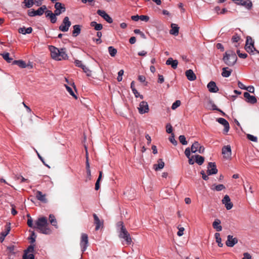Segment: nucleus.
I'll return each mask as SVG.
<instances>
[{"instance_id":"18","label":"nucleus","mask_w":259,"mask_h":259,"mask_svg":"<svg viewBox=\"0 0 259 259\" xmlns=\"http://www.w3.org/2000/svg\"><path fill=\"white\" fill-rule=\"evenodd\" d=\"M237 242L238 239L237 238L233 237V236L229 235L227 236V240L226 242V244L228 246L233 247Z\"/></svg>"},{"instance_id":"34","label":"nucleus","mask_w":259,"mask_h":259,"mask_svg":"<svg viewBox=\"0 0 259 259\" xmlns=\"http://www.w3.org/2000/svg\"><path fill=\"white\" fill-rule=\"evenodd\" d=\"M13 64H16L22 68H24L26 67V63L22 60H14L13 62Z\"/></svg>"},{"instance_id":"31","label":"nucleus","mask_w":259,"mask_h":259,"mask_svg":"<svg viewBox=\"0 0 259 259\" xmlns=\"http://www.w3.org/2000/svg\"><path fill=\"white\" fill-rule=\"evenodd\" d=\"M49 221L52 226H54L56 228H58L57 222L55 217L53 214H50Z\"/></svg>"},{"instance_id":"30","label":"nucleus","mask_w":259,"mask_h":259,"mask_svg":"<svg viewBox=\"0 0 259 259\" xmlns=\"http://www.w3.org/2000/svg\"><path fill=\"white\" fill-rule=\"evenodd\" d=\"M206 107L210 110H218L217 106L214 104L212 100H209L206 104Z\"/></svg>"},{"instance_id":"32","label":"nucleus","mask_w":259,"mask_h":259,"mask_svg":"<svg viewBox=\"0 0 259 259\" xmlns=\"http://www.w3.org/2000/svg\"><path fill=\"white\" fill-rule=\"evenodd\" d=\"M90 25L92 27H94V28L96 30H98V31L101 30L103 28V26L101 24L97 23L95 21L91 22Z\"/></svg>"},{"instance_id":"41","label":"nucleus","mask_w":259,"mask_h":259,"mask_svg":"<svg viewBox=\"0 0 259 259\" xmlns=\"http://www.w3.org/2000/svg\"><path fill=\"white\" fill-rule=\"evenodd\" d=\"M23 4H25L26 8H31L34 4L33 0H24Z\"/></svg>"},{"instance_id":"57","label":"nucleus","mask_w":259,"mask_h":259,"mask_svg":"<svg viewBox=\"0 0 259 259\" xmlns=\"http://www.w3.org/2000/svg\"><path fill=\"white\" fill-rule=\"evenodd\" d=\"M27 217L29 218H28L27 220V225L29 227H33V221L31 217H30V215L29 214L27 215Z\"/></svg>"},{"instance_id":"2","label":"nucleus","mask_w":259,"mask_h":259,"mask_svg":"<svg viewBox=\"0 0 259 259\" xmlns=\"http://www.w3.org/2000/svg\"><path fill=\"white\" fill-rule=\"evenodd\" d=\"M36 228L39 232L44 234H50L52 230L49 227V223L46 217H42L38 218L35 222Z\"/></svg>"},{"instance_id":"36","label":"nucleus","mask_w":259,"mask_h":259,"mask_svg":"<svg viewBox=\"0 0 259 259\" xmlns=\"http://www.w3.org/2000/svg\"><path fill=\"white\" fill-rule=\"evenodd\" d=\"M227 69H228V68H227V67H224L223 68L222 75L223 77H228L229 76H230L232 70L231 69L229 70H228Z\"/></svg>"},{"instance_id":"59","label":"nucleus","mask_w":259,"mask_h":259,"mask_svg":"<svg viewBox=\"0 0 259 259\" xmlns=\"http://www.w3.org/2000/svg\"><path fill=\"white\" fill-rule=\"evenodd\" d=\"M179 231L177 233V235L179 236H181L184 234V228L183 227H178Z\"/></svg>"},{"instance_id":"38","label":"nucleus","mask_w":259,"mask_h":259,"mask_svg":"<svg viewBox=\"0 0 259 259\" xmlns=\"http://www.w3.org/2000/svg\"><path fill=\"white\" fill-rule=\"evenodd\" d=\"M109 53L111 57H114L117 54V50L113 47L110 46L108 48Z\"/></svg>"},{"instance_id":"44","label":"nucleus","mask_w":259,"mask_h":259,"mask_svg":"<svg viewBox=\"0 0 259 259\" xmlns=\"http://www.w3.org/2000/svg\"><path fill=\"white\" fill-rule=\"evenodd\" d=\"M23 259H34V256L33 253H24Z\"/></svg>"},{"instance_id":"42","label":"nucleus","mask_w":259,"mask_h":259,"mask_svg":"<svg viewBox=\"0 0 259 259\" xmlns=\"http://www.w3.org/2000/svg\"><path fill=\"white\" fill-rule=\"evenodd\" d=\"M34 246H35L34 244H31V245L28 246L27 249L25 250L24 253H32L34 250Z\"/></svg>"},{"instance_id":"20","label":"nucleus","mask_w":259,"mask_h":259,"mask_svg":"<svg viewBox=\"0 0 259 259\" xmlns=\"http://www.w3.org/2000/svg\"><path fill=\"white\" fill-rule=\"evenodd\" d=\"M243 96L246 101L249 103L254 104L257 102L256 98L253 96H251L248 92L244 93Z\"/></svg>"},{"instance_id":"26","label":"nucleus","mask_w":259,"mask_h":259,"mask_svg":"<svg viewBox=\"0 0 259 259\" xmlns=\"http://www.w3.org/2000/svg\"><path fill=\"white\" fill-rule=\"evenodd\" d=\"M221 223V221L219 219H215L212 223L213 228L218 232L222 230V227L220 225Z\"/></svg>"},{"instance_id":"54","label":"nucleus","mask_w":259,"mask_h":259,"mask_svg":"<svg viewBox=\"0 0 259 259\" xmlns=\"http://www.w3.org/2000/svg\"><path fill=\"white\" fill-rule=\"evenodd\" d=\"M169 140L173 145H177V141L175 139L174 135L173 134H172L171 136L169 138Z\"/></svg>"},{"instance_id":"14","label":"nucleus","mask_w":259,"mask_h":259,"mask_svg":"<svg viewBox=\"0 0 259 259\" xmlns=\"http://www.w3.org/2000/svg\"><path fill=\"white\" fill-rule=\"evenodd\" d=\"M227 210L231 209L233 206V203L231 202V199L228 195H226L222 200Z\"/></svg>"},{"instance_id":"52","label":"nucleus","mask_w":259,"mask_h":259,"mask_svg":"<svg viewBox=\"0 0 259 259\" xmlns=\"http://www.w3.org/2000/svg\"><path fill=\"white\" fill-rule=\"evenodd\" d=\"M225 189V187L223 184H219L215 186V190L217 191H220Z\"/></svg>"},{"instance_id":"37","label":"nucleus","mask_w":259,"mask_h":259,"mask_svg":"<svg viewBox=\"0 0 259 259\" xmlns=\"http://www.w3.org/2000/svg\"><path fill=\"white\" fill-rule=\"evenodd\" d=\"M214 237L215 238L216 242L218 243V246L219 247H222L223 245V244L222 243L221 241V238L220 237V234L219 233H215L214 234Z\"/></svg>"},{"instance_id":"7","label":"nucleus","mask_w":259,"mask_h":259,"mask_svg":"<svg viewBox=\"0 0 259 259\" xmlns=\"http://www.w3.org/2000/svg\"><path fill=\"white\" fill-rule=\"evenodd\" d=\"M71 25V22L69 21L68 17H65L63 20L62 24L59 27L60 31L63 32H67L68 31L69 27Z\"/></svg>"},{"instance_id":"49","label":"nucleus","mask_w":259,"mask_h":259,"mask_svg":"<svg viewBox=\"0 0 259 259\" xmlns=\"http://www.w3.org/2000/svg\"><path fill=\"white\" fill-rule=\"evenodd\" d=\"M237 54L238 56H239V57L240 58L245 59L247 57V54H246V53H241L239 50H238L237 51Z\"/></svg>"},{"instance_id":"58","label":"nucleus","mask_w":259,"mask_h":259,"mask_svg":"<svg viewBox=\"0 0 259 259\" xmlns=\"http://www.w3.org/2000/svg\"><path fill=\"white\" fill-rule=\"evenodd\" d=\"M166 131L167 133L170 134L172 132V127L170 124H168L166 126Z\"/></svg>"},{"instance_id":"35","label":"nucleus","mask_w":259,"mask_h":259,"mask_svg":"<svg viewBox=\"0 0 259 259\" xmlns=\"http://www.w3.org/2000/svg\"><path fill=\"white\" fill-rule=\"evenodd\" d=\"M200 144L198 142H195L191 147V151L192 153H196L198 151Z\"/></svg>"},{"instance_id":"48","label":"nucleus","mask_w":259,"mask_h":259,"mask_svg":"<svg viewBox=\"0 0 259 259\" xmlns=\"http://www.w3.org/2000/svg\"><path fill=\"white\" fill-rule=\"evenodd\" d=\"M247 138L248 140L252 141V142H256L257 141V138L256 137H255L253 135H250V134H248L247 135Z\"/></svg>"},{"instance_id":"22","label":"nucleus","mask_w":259,"mask_h":259,"mask_svg":"<svg viewBox=\"0 0 259 259\" xmlns=\"http://www.w3.org/2000/svg\"><path fill=\"white\" fill-rule=\"evenodd\" d=\"M166 64L170 65L173 69H175L178 67V61L177 60H173L172 58H169L166 61Z\"/></svg>"},{"instance_id":"10","label":"nucleus","mask_w":259,"mask_h":259,"mask_svg":"<svg viewBox=\"0 0 259 259\" xmlns=\"http://www.w3.org/2000/svg\"><path fill=\"white\" fill-rule=\"evenodd\" d=\"M218 172L216 164L214 162H209L207 165V173L208 175H214Z\"/></svg>"},{"instance_id":"55","label":"nucleus","mask_w":259,"mask_h":259,"mask_svg":"<svg viewBox=\"0 0 259 259\" xmlns=\"http://www.w3.org/2000/svg\"><path fill=\"white\" fill-rule=\"evenodd\" d=\"M56 13H54L52 16L51 17H50L49 18L50 19V21L52 23H55L57 21V17H56Z\"/></svg>"},{"instance_id":"47","label":"nucleus","mask_w":259,"mask_h":259,"mask_svg":"<svg viewBox=\"0 0 259 259\" xmlns=\"http://www.w3.org/2000/svg\"><path fill=\"white\" fill-rule=\"evenodd\" d=\"M181 105V101L180 100H177L175 101L171 106V109L173 110L176 109Z\"/></svg>"},{"instance_id":"24","label":"nucleus","mask_w":259,"mask_h":259,"mask_svg":"<svg viewBox=\"0 0 259 259\" xmlns=\"http://www.w3.org/2000/svg\"><path fill=\"white\" fill-rule=\"evenodd\" d=\"M81 27L80 25H75L73 26V30L72 33L73 37H76L80 33Z\"/></svg>"},{"instance_id":"21","label":"nucleus","mask_w":259,"mask_h":259,"mask_svg":"<svg viewBox=\"0 0 259 259\" xmlns=\"http://www.w3.org/2000/svg\"><path fill=\"white\" fill-rule=\"evenodd\" d=\"M207 87L210 93H217L219 91V88L214 81H210L207 84Z\"/></svg>"},{"instance_id":"17","label":"nucleus","mask_w":259,"mask_h":259,"mask_svg":"<svg viewBox=\"0 0 259 259\" xmlns=\"http://www.w3.org/2000/svg\"><path fill=\"white\" fill-rule=\"evenodd\" d=\"M217 121L220 124L224 125V132L225 134L227 133L230 129V125L229 122L223 118H219L217 119Z\"/></svg>"},{"instance_id":"9","label":"nucleus","mask_w":259,"mask_h":259,"mask_svg":"<svg viewBox=\"0 0 259 259\" xmlns=\"http://www.w3.org/2000/svg\"><path fill=\"white\" fill-rule=\"evenodd\" d=\"M88 244L89 240L88 235L84 233L82 234L80 245L81 247V250L82 252H84L86 250Z\"/></svg>"},{"instance_id":"23","label":"nucleus","mask_w":259,"mask_h":259,"mask_svg":"<svg viewBox=\"0 0 259 259\" xmlns=\"http://www.w3.org/2000/svg\"><path fill=\"white\" fill-rule=\"evenodd\" d=\"M185 75L188 80L190 81L195 80L196 79V76L192 70L189 69L185 72Z\"/></svg>"},{"instance_id":"8","label":"nucleus","mask_w":259,"mask_h":259,"mask_svg":"<svg viewBox=\"0 0 259 259\" xmlns=\"http://www.w3.org/2000/svg\"><path fill=\"white\" fill-rule=\"evenodd\" d=\"M236 5L245 7L247 10L251 9L252 3L250 0H232Z\"/></svg>"},{"instance_id":"39","label":"nucleus","mask_w":259,"mask_h":259,"mask_svg":"<svg viewBox=\"0 0 259 259\" xmlns=\"http://www.w3.org/2000/svg\"><path fill=\"white\" fill-rule=\"evenodd\" d=\"M1 55L8 63H11L12 62L13 59L9 57L10 54L9 53H4Z\"/></svg>"},{"instance_id":"15","label":"nucleus","mask_w":259,"mask_h":259,"mask_svg":"<svg viewBox=\"0 0 259 259\" xmlns=\"http://www.w3.org/2000/svg\"><path fill=\"white\" fill-rule=\"evenodd\" d=\"M11 230L10 224L7 223L5 226V231L0 233V242H3L6 236L9 233Z\"/></svg>"},{"instance_id":"5","label":"nucleus","mask_w":259,"mask_h":259,"mask_svg":"<svg viewBox=\"0 0 259 259\" xmlns=\"http://www.w3.org/2000/svg\"><path fill=\"white\" fill-rule=\"evenodd\" d=\"M254 40L252 39L251 37L249 36H247L245 49L249 54L252 53L254 51L259 54V51L254 47Z\"/></svg>"},{"instance_id":"43","label":"nucleus","mask_w":259,"mask_h":259,"mask_svg":"<svg viewBox=\"0 0 259 259\" xmlns=\"http://www.w3.org/2000/svg\"><path fill=\"white\" fill-rule=\"evenodd\" d=\"M36 237V235H35L34 232L31 233V236L28 238V239L30 240V244H34L35 241V238Z\"/></svg>"},{"instance_id":"51","label":"nucleus","mask_w":259,"mask_h":259,"mask_svg":"<svg viewBox=\"0 0 259 259\" xmlns=\"http://www.w3.org/2000/svg\"><path fill=\"white\" fill-rule=\"evenodd\" d=\"M123 73H124V71L122 69L120 70L118 72V76L117 77V80L118 81H121L122 80V76L123 75Z\"/></svg>"},{"instance_id":"19","label":"nucleus","mask_w":259,"mask_h":259,"mask_svg":"<svg viewBox=\"0 0 259 259\" xmlns=\"http://www.w3.org/2000/svg\"><path fill=\"white\" fill-rule=\"evenodd\" d=\"M222 154L224 157L229 159L231 156V148L230 145L225 146L222 148Z\"/></svg>"},{"instance_id":"50","label":"nucleus","mask_w":259,"mask_h":259,"mask_svg":"<svg viewBox=\"0 0 259 259\" xmlns=\"http://www.w3.org/2000/svg\"><path fill=\"white\" fill-rule=\"evenodd\" d=\"M240 39V37L238 34L234 35L232 37V41L233 42H237Z\"/></svg>"},{"instance_id":"6","label":"nucleus","mask_w":259,"mask_h":259,"mask_svg":"<svg viewBox=\"0 0 259 259\" xmlns=\"http://www.w3.org/2000/svg\"><path fill=\"white\" fill-rule=\"evenodd\" d=\"M46 10L47 7L45 5H43L36 11L34 9L28 10V15L30 17H34L36 15L41 16Z\"/></svg>"},{"instance_id":"25","label":"nucleus","mask_w":259,"mask_h":259,"mask_svg":"<svg viewBox=\"0 0 259 259\" xmlns=\"http://www.w3.org/2000/svg\"><path fill=\"white\" fill-rule=\"evenodd\" d=\"M36 198L44 203H46L47 202V199L46 198V195L43 194L42 193L39 191H37L36 193Z\"/></svg>"},{"instance_id":"45","label":"nucleus","mask_w":259,"mask_h":259,"mask_svg":"<svg viewBox=\"0 0 259 259\" xmlns=\"http://www.w3.org/2000/svg\"><path fill=\"white\" fill-rule=\"evenodd\" d=\"M67 91L69 93V94L73 97L75 99L77 98V96L75 95L74 93L73 92L72 89L66 85H65Z\"/></svg>"},{"instance_id":"61","label":"nucleus","mask_w":259,"mask_h":259,"mask_svg":"<svg viewBox=\"0 0 259 259\" xmlns=\"http://www.w3.org/2000/svg\"><path fill=\"white\" fill-rule=\"evenodd\" d=\"M45 14L47 17L50 18L51 17V16L54 14L52 13V12L50 10H45Z\"/></svg>"},{"instance_id":"29","label":"nucleus","mask_w":259,"mask_h":259,"mask_svg":"<svg viewBox=\"0 0 259 259\" xmlns=\"http://www.w3.org/2000/svg\"><path fill=\"white\" fill-rule=\"evenodd\" d=\"M32 31V28L31 27H28L26 28L25 27H21L19 28L18 32L20 33H22L23 34H30Z\"/></svg>"},{"instance_id":"33","label":"nucleus","mask_w":259,"mask_h":259,"mask_svg":"<svg viewBox=\"0 0 259 259\" xmlns=\"http://www.w3.org/2000/svg\"><path fill=\"white\" fill-rule=\"evenodd\" d=\"M195 157V162L199 165H202L204 161V158L199 155H196L194 156Z\"/></svg>"},{"instance_id":"64","label":"nucleus","mask_w":259,"mask_h":259,"mask_svg":"<svg viewBox=\"0 0 259 259\" xmlns=\"http://www.w3.org/2000/svg\"><path fill=\"white\" fill-rule=\"evenodd\" d=\"M238 86L239 88L241 89H243V90H245L246 89V87H245L241 82H240V81H238Z\"/></svg>"},{"instance_id":"60","label":"nucleus","mask_w":259,"mask_h":259,"mask_svg":"<svg viewBox=\"0 0 259 259\" xmlns=\"http://www.w3.org/2000/svg\"><path fill=\"white\" fill-rule=\"evenodd\" d=\"M191 151V149H190V148H187L185 149V154L186 155L187 158H189L190 157Z\"/></svg>"},{"instance_id":"1","label":"nucleus","mask_w":259,"mask_h":259,"mask_svg":"<svg viewBox=\"0 0 259 259\" xmlns=\"http://www.w3.org/2000/svg\"><path fill=\"white\" fill-rule=\"evenodd\" d=\"M49 50L51 52V57L56 60H66L68 56L65 48H62L60 50L54 46H50Z\"/></svg>"},{"instance_id":"46","label":"nucleus","mask_w":259,"mask_h":259,"mask_svg":"<svg viewBox=\"0 0 259 259\" xmlns=\"http://www.w3.org/2000/svg\"><path fill=\"white\" fill-rule=\"evenodd\" d=\"M180 142L184 145L187 144V141L186 140V138L184 135H181L179 137Z\"/></svg>"},{"instance_id":"62","label":"nucleus","mask_w":259,"mask_h":259,"mask_svg":"<svg viewBox=\"0 0 259 259\" xmlns=\"http://www.w3.org/2000/svg\"><path fill=\"white\" fill-rule=\"evenodd\" d=\"M245 90L248 91L250 93H253L254 92V88L253 86H249L246 88Z\"/></svg>"},{"instance_id":"53","label":"nucleus","mask_w":259,"mask_h":259,"mask_svg":"<svg viewBox=\"0 0 259 259\" xmlns=\"http://www.w3.org/2000/svg\"><path fill=\"white\" fill-rule=\"evenodd\" d=\"M132 91L136 98L139 97L141 99H143V96L140 95V94L138 92L137 90L136 89H133Z\"/></svg>"},{"instance_id":"27","label":"nucleus","mask_w":259,"mask_h":259,"mask_svg":"<svg viewBox=\"0 0 259 259\" xmlns=\"http://www.w3.org/2000/svg\"><path fill=\"white\" fill-rule=\"evenodd\" d=\"M171 29L170 30V34L177 36L179 34V27L176 24H171Z\"/></svg>"},{"instance_id":"63","label":"nucleus","mask_w":259,"mask_h":259,"mask_svg":"<svg viewBox=\"0 0 259 259\" xmlns=\"http://www.w3.org/2000/svg\"><path fill=\"white\" fill-rule=\"evenodd\" d=\"M164 79L163 75L158 74V82L160 83H162L164 82Z\"/></svg>"},{"instance_id":"28","label":"nucleus","mask_w":259,"mask_h":259,"mask_svg":"<svg viewBox=\"0 0 259 259\" xmlns=\"http://www.w3.org/2000/svg\"><path fill=\"white\" fill-rule=\"evenodd\" d=\"M158 164H155L153 165V168L156 171L162 169L164 166V162L161 159H159L158 160Z\"/></svg>"},{"instance_id":"4","label":"nucleus","mask_w":259,"mask_h":259,"mask_svg":"<svg viewBox=\"0 0 259 259\" xmlns=\"http://www.w3.org/2000/svg\"><path fill=\"white\" fill-rule=\"evenodd\" d=\"M223 59L227 65L232 66L236 63L237 57L234 52L228 51L225 53Z\"/></svg>"},{"instance_id":"11","label":"nucleus","mask_w":259,"mask_h":259,"mask_svg":"<svg viewBox=\"0 0 259 259\" xmlns=\"http://www.w3.org/2000/svg\"><path fill=\"white\" fill-rule=\"evenodd\" d=\"M97 13L102 17L105 21H106L109 23H111L113 22V20L112 18L106 13V12L104 10H98L97 11Z\"/></svg>"},{"instance_id":"56","label":"nucleus","mask_w":259,"mask_h":259,"mask_svg":"<svg viewBox=\"0 0 259 259\" xmlns=\"http://www.w3.org/2000/svg\"><path fill=\"white\" fill-rule=\"evenodd\" d=\"M139 18L141 21L145 22H147L149 20V17L146 15H140Z\"/></svg>"},{"instance_id":"16","label":"nucleus","mask_w":259,"mask_h":259,"mask_svg":"<svg viewBox=\"0 0 259 259\" xmlns=\"http://www.w3.org/2000/svg\"><path fill=\"white\" fill-rule=\"evenodd\" d=\"M55 13L56 15H60L62 13L64 12L66 10L65 7L61 3L57 2L55 5Z\"/></svg>"},{"instance_id":"40","label":"nucleus","mask_w":259,"mask_h":259,"mask_svg":"<svg viewBox=\"0 0 259 259\" xmlns=\"http://www.w3.org/2000/svg\"><path fill=\"white\" fill-rule=\"evenodd\" d=\"M102 172L100 171L99 172V177L96 181V183L95 184V190H98L100 188V182L102 179Z\"/></svg>"},{"instance_id":"12","label":"nucleus","mask_w":259,"mask_h":259,"mask_svg":"<svg viewBox=\"0 0 259 259\" xmlns=\"http://www.w3.org/2000/svg\"><path fill=\"white\" fill-rule=\"evenodd\" d=\"M139 112L140 114H144L148 112L149 109V106L147 102L142 101L140 103L139 107H138Z\"/></svg>"},{"instance_id":"3","label":"nucleus","mask_w":259,"mask_h":259,"mask_svg":"<svg viewBox=\"0 0 259 259\" xmlns=\"http://www.w3.org/2000/svg\"><path fill=\"white\" fill-rule=\"evenodd\" d=\"M118 225L121 226L120 231L119 232V237L124 240L125 244H131L132 242V239L131 237L130 233L128 232L125 227L123 225V222H119L118 223Z\"/></svg>"},{"instance_id":"13","label":"nucleus","mask_w":259,"mask_h":259,"mask_svg":"<svg viewBox=\"0 0 259 259\" xmlns=\"http://www.w3.org/2000/svg\"><path fill=\"white\" fill-rule=\"evenodd\" d=\"M93 215L94 219V224L96 226L95 230L97 231L100 228H102L103 227L104 221L100 220L96 213H94Z\"/></svg>"}]
</instances>
